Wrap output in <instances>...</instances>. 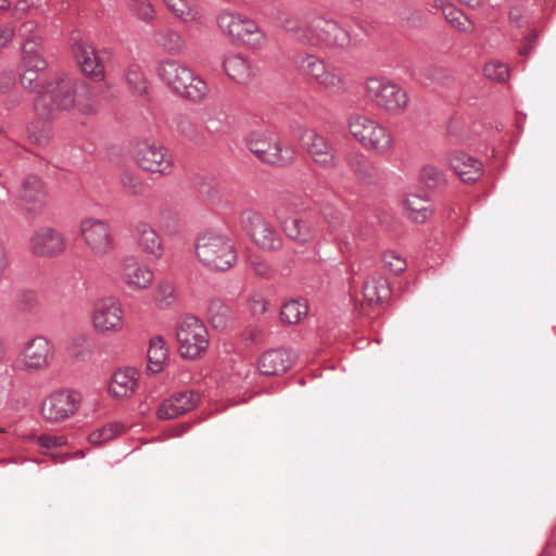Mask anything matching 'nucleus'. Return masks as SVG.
<instances>
[{"mask_svg": "<svg viewBox=\"0 0 556 556\" xmlns=\"http://www.w3.org/2000/svg\"><path fill=\"white\" fill-rule=\"evenodd\" d=\"M163 2L168 11L185 23L200 20V13L194 0H163Z\"/></svg>", "mask_w": 556, "mask_h": 556, "instance_id": "72a5a7b5", "label": "nucleus"}, {"mask_svg": "<svg viewBox=\"0 0 556 556\" xmlns=\"http://www.w3.org/2000/svg\"><path fill=\"white\" fill-rule=\"evenodd\" d=\"M123 430L119 424H108L102 428L92 431L88 440L92 445H102L103 443L114 439Z\"/></svg>", "mask_w": 556, "mask_h": 556, "instance_id": "79ce46f5", "label": "nucleus"}, {"mask_svg": "<svg viewBox=\"0 0 556 556\" xmlns=\"http://www.w3.org/2000/svg\"><path fill=\"white\" fill-rule=\"evenodd\" d=\"M127 5L142 22L150 23L155 18L154 7L150 0H127Z\"/></svg>", "mask_w": 556, "mask_h": 556, "instance_id": "37998d69", "label": "nucleus"}, {"mask_svg": "<svg viewBox=\"0 0 556 556\" xmlns=\"http://www.w3.org/2000/svg\"><path fill=\"white\" fill-rule=\"evenodd\" d=\"M199 400V394L192 390L177 392L161 404L157 416L164 420L176 418L192 410Z\"/></svg>", "mask_w": 556, "mask_h": 556, "instance_id": "4be33fe9", "label": "nucleus"}, {"mask_svg": "<svg viewBox=\"0 0 556 556\" xmlns=\"http://www.w3.org/2000/svg\"><path fill=\"white\" fill-rule=\"evenodd\" d=\"M8 266V260L4 249L0 245V281L2 280L4 270Z\"/></svg>", "mask_w": 556, "mask_h": 556, "instance_id": "0e129e2a", "label": "nucleus"}, {"mask_svg": "<svg viewBox=\"0 0 556 556\" xmlns=\"http://www.w3.org/2000/svg\"><path fill=\"white\" fill-rule=\"evenodd\" d=\"M159 226L168 235L178 231V216L172 208H162L157 217Z\"/></svg>", "mask_w": 556, "mask_h": 556, "instance_id": "49530a36", "label": "nucleus"}, {"mask_svg": "<svg viewBox=\"0 0 556 556\" xmlns=\"http://www.w3.org/2000/svg\"><path fill=\"white\" fill-rule=\"evenodd\" d=\"M365 300L370 305L381 304L390 295L388 280L382 276H372L368 278L363 287Z\"/></svg>", "mask_w": 556, "mask_h": 556, "instance_id": "2f4dec72", "label": "nucleus"}, {"mask_svg": "<svg viewBox=\"0 0 556 556\" xmlns=\"http://www.w3.org/2000/svg\"><path fill=\"white\" fill-rule=\"evenodd\" d=\"M459 2L470 7V8H477L482 4L483 0H458Z\"/></svg>", "mask_w": 556, "mask_h": 556, "instance_id": "338daca9", "label": "nucleus"}, {"mask_svg": "<svg viewBox=\"0 0 556 556\" xmlns=\"http://www.w3.org/2000/svg\"><path fill=\"white\" fill-rule=\"evenodd\" d=\"M298 70L305 76L313 78L329 93H340L345 89L341 73L330 68L324 60L315 54L302 52L295 56Z\"/></svg>", "mask_w": 556, "mask_h": 556, "instance_id": "423d86ee", "label": "nucleus"}, {"mask_svg": "<svg viewBox=\"0 0 556 556\" xmlns=\"http://www.w3.org/2000/svg\"><path fill=\"white\" fill-rule=\"evenodd\" d=\"M71 45L74 59L81 73L93 81L104 80V66L100 62L96 49L81 37L78 30L72 33Z\"/></svg>", "mask_w": 556, "mask_h": 556, "instance_id": "f3484780", "label": "nucleus"}, {"mask_svg": "<svg viewBox=\"0 0 556 556\" xmlns=\"http://www.w3.org/2000/svg\"><path fill=\"white\" fill-rule=\"evenodd\" d=\"M324 216L329 224V227L332 232H334L336 238L339 240L343 239V232L345 230L344 217L339 211L332 212H324Z\"/></svg>", "mask_w": 556, "mask_h": 556, "instance_id": "8fccbe9b", "label": "nucleus"}, {"mask_svg": "<svg viewBox=\"0 0 556 556\" xmlns=\"http://www.w3.org/2000/svg\"><path fill=\"white\" fill-rule=\"evenodd\" d=\"M393 147V137L391 132L382 125L374 121L372 126L366 135L364 148L383 155L389 153Z\"/></svg>", "mask_w": 556, "mask_h": 556, "instance_id": "a878e982", "label": "nucleus"}, {"mask_svg": "<svg viewBox=\"0 0 556 556\" xmlns=\"http://www.w3.org/2000/svg\"><path fill=\"white\" fill-rule=\"evenodd\" d=\"M29 138L35 141L36 143H38L39 146H45L47 142H48V135L46 134H35V132H31L29 134Z\"/></svg>", "mask_w": 556, "mask_h": 556, "instance_id": "69168bd1", "label": "nucleus"}, {"mask_svg": "<svg viewBox=\"0 0 556 556\" xmlns=\"http://www.w3.org/2000/svg\"><path fill=\"white\" fill-rule=\"evenodd\" d=\"M374 119L363 114H352L348 119L349 131L363 147Z\"/></svg>", "mask_w": 556, "mask_h": 556, "instance_id": "ea45409f", "label": "nucleus"}, {"mask_svg": "<svg viewBox=\"0 0 556 556\" xmlns=\"http://www.w3.org/2000/svg\"><path fill=\"white\" fill-rule=\"evenodd\" d=\"M251 266H252L255 275H257L260 277H267L270 274L269 265L262 260H258V258L253 260L251 262Z\"/></svg>", "mask_w": 556, "mask_h": 556, "instance_id": "e2e57ef3", "label": "nucleus"}, {"mask_svg": "<svg viewBox=\"0 0 556 556\" xmlns=\"http://www.w3.org/2000/svg\"><path fill=\"white\" fill-rule=\"evenodd\" d=\"M36 443L41 447L52 448V447L63 445L64 439L62 437L42 434V435L36 437Z\"/></svg>", "mask_w": 556, "mask_h": 556, "instance_id": "13d9d810", "label": "nucleus"}, {"mask_svg": "<svg viewBox=\"0 0 556 556\" xmlns=\"http://www.w3.org/2000/svg\"><path fill=\"white\" fill-rule=\"evenodd\" d=\"M160 79L174 92L192 101H201L208 92L207 84L185 63L165 59L157 67Z\"/></svg>", "mask_w": 556, "mask_h": 556, "instance_id": "7ed1b4c3", "label": "nucleus"}, {"mask_svg": "<svg viewBox=\"0 0 556 556\" xmlns=\"http://www.w3.org/2000/svg\"><path fill=\"white\" fill-rule=\"evenodd\" d=\"M54 359V345L48 338L37 334L27 340L18 354L21 368L28 372L48 369Z\"/></svg>", "mask_w": 556, "mask_h": 556, "instance_id": "9d476101", "label": "nucleus"}, {"mask_svg": "<svg viewBox=\"0 0 556 556\" xmlns=\"http://www.w3.org/2000/svg\"><path fill=\"white\" fill-rule=\"evenodd\" d=\"M483 73L489 79L504 83L509 77L508 66L501 61H491L484 65Z\"/></svg>", "mask_w": 556, "mask_h": 556, "instance_id": "a18cd8bd", "label": "nucleus"}, {"mask_svg": "<svg viewBox=\"0 0 556 556\" xmlns=\"http://www.w3.org/2000/svg\"><path fill=\"white\" fill-rule=\"evenodd\" d=\"M232 316L230 306L222 299H212L206 308L208 323L216 330H224L229 325Z\"/></svg>", "mask_w": 556, "mask_h": 556, "instance_id": "c756f323", "label": "nucleus"}, {"mask_svg": "<svg viewBox=\"0 0 556 556\" xmlns=\"http://www.w3.org/2000/svg\"><path fill=\"white\" fill-rule=\"evenodd\" d=\"M168 353L165 341L162 337H154L150 341L148 350V370L151 374H157L163 369Z\"/></svg>", "mask_w": 556, "mask_h": 556, "instance_id": "f704fd0d", "label": "nucleus"}, {"mask_svg": "<svg viewBox=\"0 0 556 556\" xmlns=\"http://www.w3.org/2000/svg\"><path fill=\"white\" fill-rule=\"evenodd\" d=\"M38 42L35 37L28 38L22 46L21 68L34 70L35 72H46L48 64L38 50Z\"/></svg>", "mask_w": 556, "mask_h": 556, "instance_id": "7c9ffc66", "label": "nucleus"}, {"mask_svg": "<svg viewBox=\"0 0 556 556\" xmlns=\"http://www.w3.org/2000/svg\"><path fill=\"white\" fill-rule=\"evenodd\" d=\"M249 307L253 315H262L266 312L267 303L262 296H253L249 300Z\"/></svg>", "mask_w": 556, "mask_h": 556, "instance_id": "052dcab7", "label": "nucleus"}, {"mask_svg": "<svg viewBox=\"0 0 556 556\" xmlns=\"http://www.w3.org/2000/svg\"><path fill=\"white\" fill-rule=\"evenodd\" d=\"M15 36V28L10 24L0 26V50L7 47Z\"/></svg>", "mask_w": 556, "mask_h": 556, "instance_id": "bf43d9fd", "label": "nucleus"}, {"mask_svg": "<svg viewBox=\"0 0 556 556\" xmlns=\"http://www.w3.org/2000/svg\"><path fill=\"white\" fill-rule=\"evenodd\" d=\"M275 216L285 235L299 244L312 242L317 237V228L313 219L291 214L290 203L280 204L275 210Z\"/></svg>", "mask_w": 556, "mask_h": 556, "instance_id": "9b49d317", "label": "nucleus"}, {"mask_svg": "<svg viewBox=\"0 0 556 556\" xmlns=\"http://www.w3.org/2000/svg\"><path fill=\"white\" fill-rule=\"evenodd\" d=\"M366 93L378 108L394 115L404 112L409 101L403 88L383 78H369Z\"/></svg>", "mask_w": 556, "mask_h": 556, "instance_id": "0eeeda50", "label": "nucleus"}, {"mask_svg": "<svg viewBox=\"0 0 556 556\" xmlns=\"http://www.w3.org/2000/svg\"><path fill=\"white\" fill-rule=\"evenodd\" d=\"M126 80L135 91L140 93L147 92L143 75L138 70L127 71Z\"/></svg>", "mask_w": 556, "mask_h": 556, "instance_id": "5fc2aeb1", "label": "nucleus"}, {"mask_svg": "<svg viewBox=\"0 0 556 556\" xmlns=\"http://www.w3.org/2000/svg\"><path fill=\"white\" fill-rule=\"evenodd\" d=\"M195 254L205 267L213 270H228L237 261L231 240L215 232H205L197 238Z\"/></svg>", "mask_w": 556, "mask_h": 556, "instance_id": "20e7f679", "label": "nucleus"}, {"mask_svg": "<svg viewBox=\"0 0 556 556\" xmlns=\"http://www.w3.org/2000/svg\"><path fill=\"white\" fill-rule=\"evenodd\" d=\"M122 275L124 281L135 289H147L153 281L151 269L140 264L134 256L124 260Z\"/></svg>", "mask_w": 556, "mask_h": 556, "instance_id": "393cba45", "label": "nucleus"}, {"mask_svg": "<svg viewBox=\"0 0 556 556\" xmlns=\"http://www.w3.org/2000/svg\"><path fill=\"white\" fill-rule=\"evenodd\" d=\"M295 355L287 349L265 351L257 361V368L264 376H278L288 371L294 364Z\"/></svg>", "mask_w": 556, "mask_h": 556, "instance_id": "412c9836", "label": "nucleus"}, {"mask_svg": "<svg viewBox=\"0 0 556 556\" xmlns=\"http://www.w3.org/2000/svg\"><path fill=\"white\" fill-rule=\"evenodd\" d=\"M66 247L63 235L52 227H40L29 238V249L40 257H54L64 252Z\"/></svg>", "mask_w": 556, "mask_h": 556, "instance_id": "6ab92c4d", "label": "nucleus"}, {"mask_svg": "<svg viewBox=\"0 0 556 556\" xmlns=\"http://www.w3.org/2000/svg\"><path fill=\"white\" fill-rule=\"evenodd\" d=\"M34 108L40 118L51 119L59 111L76 110L81 115H94L99 111V102L85 80L58 72L49 80L47 92L35 98Z\"/></svg>", "mask_w": 556, "mask_h": 556, "instance_id": "f03ea898", "label": "nucleus"}, {"mask_svg": "<svg viewBox=\"0 0 556 556\" xmlns=\"http://www.w3.org/2000/svg\"><path fill=\"white\" fill-rule=\"evenodd\" d=\"M176 337L180 355L185 358L195 359L200 357L208 346L206 327L194 316H187L179 323Z\"/></svg>", "mask_w": 556, "mask_h": 556, "instance_id": "6e6552de", "label": "nucleus"}, {"mask_svg": "<svg viewBox=\"0 0 556 556\" xmlns=\"http://www.w3.org/2000/svg\"><path fill=\"white\" fill-rule=\"evenodd\" d=\"M16 304L22 312H30L37 305V296L33 291H22L16 295Z\"/></svg>", "mask_w": 556, "mask_h": 556, "instance_id": "3c124183", "label": "nucleus"}, {"mask_svg": "<svg viewBox=\"0 0 556 556\" xmlns=\"http://www.w3.org/2000/svg\"><path fill=\"white\" fill-rule=\"evenodd\" d=\"M450 166L464 182H475L482 175V163L465 152L450 156Z\"/></svg>", "mask_w": 556, "mask_h": 556, "instance_id": "b1692460", "label": "nucleus"}, {"mask_svg": "<svg viewBox=\"0 0 556 556\" xmlns=\"http://www.w3.org/2000/svg\"><path fill=\"white\" fill-rule=\"evenodd\" d=\"M124 311L121 303L113 298L101 299L96 302L91 320L93 329L101 334L115 333L123 328Z\"/></svg>", "mask_w": 556, "mask_h": 556, "instance_id": "a211bd4d", "label": "nucleus"}, {"mask_svg": "<svg viewBox=\"0 0 556 556\" xmlns=\"http://www.w3.org/2000/svg\"><path fill=\"white\" fill-rule=\"evenodd\" d=\"M218 28L233 41L260 48L265 43V35L257 23L240 13L224 10L216 17Z\"/></svg>", "mask_w": 556, "mask_h": 556, "instance_id": "39448f33", "label": "nucleus"}, {"mask_svg": "<svg viewBox=\"0 0 556 556\" xmlns=\"http://www.w3.org/2000/svg\"><path fill=\"white\" fill-rule=\"evenodd\" d=\"M205 127L207 131L212 134H223L228 130L229 125L226 121V116L220 114L219 116L207 118L205 121Z\"/></svg>", "mask_w": 556, "mask_h": 556, "instance_id": "864d4df0", "label": "nucleus"}, {"mask_svg": "<svg viewBox=\"0 0 556 556\" xmlns=\"http://www.w3.org/2000/svg\"><path fill=\"white\" fill-rule=\"evenodd\" d=\"M38 7V0H18L13 8L12 16L21 20L25 15L29 14L33 9Z\"/></svg>", "mask_w": 556, "mask_h": 556, "instance_id": "603ef678", "label": "nucleus"}, {"mask_svg": "<svg viewBox=\"0 0 556 556\" xmlns=\"http://www.w3.org/2000/svg\"><path fill=\"white\" fill-rule=\"evenodd\" d=\"M384 265L390 268L394 274H401L405 270L406 263L394 252H388L383 255Z\"/></svg>", "mask_w": 556, "mask_h": 556, "instance_id": "6e6d98bb", "label": "nucleus"}, {"mask_svg": "<svg viewBox=\"0 0 556 556\" xmlns=\"http://www.w3.org/2000/svg\"><path fill=\"white\" fill-rule=\"evenodd\" d=\"M344 161L350 172L361 184L374 185L377 181L378 169L376 165L359 150L348 152Z\"/></svg>", "mask_w": 556, "mask_h": 556, "instance_id": "5701e85b", "label": "nucleus"}, {"mask_svg": "<svg viewBox=\"0 0 556 556\" xmlns=\"http://www.w3.org/2000/svg\"><path fill=\"white\" fill-rule=\"evenodd\" d=\"M223 67L228 77L239 84H248L254 75L249 61L239 53L226 55Z\"/></svg>", "mask_w": 556, "mask_h": 556, "instance_id": "bb28decb", "label": "nucleus"}, {"mask_svg": "<svg viewBox=\"0 0 556 556\" xmlns=\"http://www.w3.org/2000/svg\"><path fill=\"white\" fill-rule=\"evenodd\" d=\"M240 222L245 233L263 250L275 251L282 247V239L270 223L260 213L245 210Z\"/></svg>", "mask_w": 556, "mask_h": 556, "instance_id": "1a4fd4ad", "label": "nucleus"}, {"mask_svg": "<svg viewBox=\"0 0 556 556\" xmlns=\"http://www.w3.org/2000/svg\"><path fill=\"white\" fill-rule=\"evenodd\" d=\"M404 205L408 218L414 222L424 223L431 215V211L429 210V200L427 198L417 194H408L404 200Z\"/></svg>", "mask_w": 556, "mask_h": 556, "instance_id": "e433bc0d", "label": "nucleus"}, {"mask_svg": "<svg viewBox=\"0 0 556 556\" xmlns=\"http://www.w3.org/2000/svg\"><path fill=\"white\" fill-rule=\"evenodd\" d=\"M177 130L191 141L198 142L200 134L195 124L186 115L176 117Z\"/></svg>", "mask_w": 556, "mask_h": 556, "instance_id": "de8ad7c7", "label": "nucleus"}, {"mask_svg": "<svg viewBox=\"0 0 556 556\" xmlns=\"http://www.w3.org/2000/svg\"><path fill=\"white\" fill-rule=\"evenodd\" d=\"M420 182L429 189H437L446 182L445 174L434 165H426L419 174Z\"/></svg>", "mask_w": 556, "mask_h": 556, "instance_id": "a19ab883", "label": "nucleus"}, {"mask_svg": "<svg viewBox=\"0 0 556 556\" xmlns=\"http://www.w3.org/2000/svg\"><path fill=\"white\" fill-rule=\"evenodd\" d=\"M532 47H533L532 45L527 43V42L523 41V43L521 45V47L519 49V53L521 55H528L530 53Z\"/></svg>", "mask_w": 556, "mask_h": 556, "instance_id": "774afa93", "label": "nucleus"}, {"mask_svg": "<svg viewBox=\"0 0 556 556\" xmlns=\"http://www.w3.org/2000/svg\"><path fill=\"white\" fill-rule=\"evenodd\" d=\"M437 7L441 10L445 20L456 29L470 33L472 27L468 17L462 10L456 8L454 4L444 2L442 0L437 1Z\"/></svg>", "mask_w": 556, "mask_h": 556, "instance_id": "c9c22d12", "label": "nucleus"}, {"mask_svg": "<svg viewBox=\"0 0 556 556\" xmlns=\"http://www.w3.org/2000/svg\"><path fill=\"white\" fill-rule=\"evenodd\" d=\"M154 36L155 42L170 54L180 55L187 48L185 39L176 29H160L155 31Z\"/></svg>", "mask_w": 556, "mask_h": 556, "instance_id": "473e14b6", "label": "nucleus"}, {"mask_svg": "<svg viewBox=\"0 0 556 556\" xmlns=\"http://www.w3.org/2000/svg\"><path fill=\"white\" fill-rule=\"evenodd\" d=\"M425 76L433 81L442 83L446 74L442 67L430 66L425 70Z\"/></svg>", "mask_w": 556, "mask_h": 556, "instance_id": "680f3d73", "label": "nucleus"}, {"mask_svg": "<svg viewBox=\"0 0 556 556\" xmlns=\"http://www.w3.org/2000/svg\"><path fill=\"white\" fill-rule=\"evenodd\" d=\"M134 159L141 169L162 175L169 174L174 166L173 157L167 150L148 139L136 143Z\"/></svg>", "mask_w": 556, "mask_h": 556, "instance_id": "2eb2a0df", "label": "nucleus"}, {"mask_svg": "<svg viewBox=\"0 0 556 556\" xmlns=\"http://www.w3.org/2000/svg\"><path fill=\"white\" fill-rule=\"evenodd\" d=\"M300 131L296 136L312 161L327 170L337 168L339 156L334 146L314 129L301 128Z\"/></svg>", "mask_w": 556, "mask_h": 556, "instance_id": "f8f14e48", "label": "nucleus"}, {"mask_svg": "<svg viewBox=\"0 0 556 556\" xmlns=\"http://www.w3.org/2000/svg\"><path fill=\"white\" fill-rule=\"evenodd\" d=\"M45 73L46 72L22 68L20 77L22 86L26 90L36 93V97H39L41 93L47 92L49 88L50 79H45Z\"/></svg>", "mask_w": 556, "mask_h": 556, "instance_id": "4c0bfd02", "label": "nucleus"}, {"mask_svg": "<svg viewBox=\"0 0 556 556\" xmlns=\"http://www.w3.org/2000/svg\"><path fill=\"white\" fill-rule=\"evenodd\" d=\"M135 231L138 243L144 252L156 257L162 255L163 248L161 238L151 225L146 222H139L136 224Z\"/></svg>", "mask_w": 556, "mask_h": 556, "instance_id": "c85d7f7f", "label": "nucleus"}, {"mask_svg": "<svg viewBox=\"0 0 556 556\" xmlns=\"http://www.w3.org/2000/svg\"><path fill=\"white\" fill-rule=\"evenodd\" d=\"M308 313L306 302L302 300H290L280 309L281 321L288 325H295Z\"/></svg>", "mask_w": 556, "mask_h": 556, "instance_id": "58836bf2", "label": "nucleus"}, {"mask_svg": "<svg viewBox=\"0 0 556 556\" xmlns=\"http://www.w3.org/2000/svg\"><path fill=\"white\" fill-rule=\"evenodd\" d=\"M81 396L76 391H54L41 402V416L49 422H61L77 412Z\"/></svg>", "mask_w": 556, "mask_h": 556, "instance_id": "dca6fc26", "label": "nucleus"}, {"mask_svg": "<svg viewBox=\"0 0 556 556\" xmlns=\"http://www.w3.org/2000/svg\"><path fill=\"white\" fill-rule=\"evenodd\" d=\"M121 184L132 195H140L144 192L143 182L131 172H124L121 175Z\"/></svg>", "mask_w": 556, "mask_h": 556, "instance_id": "09e8293b", "label": "nucleus"}, {"mask_svg": "<svg viewBox=\"0 0 556 556\" xmlns=\"http://www.w3.org/2000/svg\"><path fill=\"white\" fill-rule=\"evenodd\" d=\"M247 147L262 162L280 167L292 164L296 155L290 144L280 141L271 142L256 135H251L247 139Z\"/></svg>", "mask_w": 556, "mask_h": 556, "instance_id": "4468645a", "label": "nucleus"}, {"mask_svg": "<svg viewBox=\"0 0 556 556\" xmlns=\"http://www.w3.org/2000/svg\"><path fill=\"white\" fill-rule=\"evenodd\" d=\"M154 300L161 308L169 307L175 301V287L170 281L157 283Z\"/></svg>", "mask_w": 556, "mask_h": 556, "instance_id": "c03bdc74", "label": "nucleus"}, {"mask_svg": "<svg viewBox=\"0 0 556 556\" xmlns=\"http://www.w3.org/2000/svg\"><path fill=\"white\" fill-rule=\"evenodd\" d=\"M80 233L85 244L96 257H104L115 249V239L110 225L98 218H85L80 222Z\"/></svg>", "mask_w": 556, "mask_h": 556, "instance_id": "ddd939ff", "label": "nucleus"}, {"mask_svg": "<svg viewBox=\"0 0 556 556\" xmlns=\"http://www.w3.org/2000/svg\"><path fill=\"white\" fill-rule=\"evenodd\" d=\"M20 199L28 214L38 216L46 207L48 200L43 181L37 175L26 176L20 188Z\"/></svg>", "mask_w": 556, "mask_h": 556, "instance_id": "aec40b11", "label": "nucleus"}, {"mask_svg": "<svg viewBox=\"0 0 556 556\" xmlns=\"http://www.w3.org/2000/svg\"><path fill=\"white\" fill-rule=\"evenodd\" d=\"M37 27H38V24L35 21H33V20L26 21V22L22 23V25L20 26L18 34L21 37L25 38L24 41H26L28 38L35 37L36 42H38V45H40L41 39H40V37H38L35 34Z\"/></svg>", "mask_w": 556, "mask_h": 556, "instance_id": "4d7b16f0", "label": "nucleus"}, {"mask_svg": "<svg viewBox=\"0 0 556 556\" xmlns=\"http://www.w3.org/2000/svg\"><path fill=\"white\" fill-rule=\"evenodd\" d=\"M277 22L291 40L305 47L345 50L352 43L350 31L345 27L316 9L302 8L281 12Z\"/></svg>", "mask_w": 556, "mask_h": 556, "instance_id": "f257e3e1", "label": "nucleus"}, {"mask_svg": "<svg viewBox=\"0 0 556 556\" xmlns=\"http://www.w3.org/2000/svg\"><path fill=\"white\" fill-rule=\"evenodd\" d=\"M136 386V370L134 368L119 369L112 375L109 392L114 397H126L132 394Z\"/></svg>", "mask_w": 556, "mask_h": 556, "instance_id": "cd10ccee", "label": "nucleus"}]
</instances>
